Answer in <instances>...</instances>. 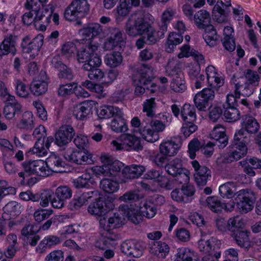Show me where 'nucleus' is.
Instances as JSON below:
<instances>
[{
	"instance_id": "10",
	"label": "nucleus",
	"mask_w": 261,
	"mask_h": 261,
	"mask_svg": "<svg viewBox=\"0 0 261 261\" xmlns=\"http://www.w3.org/2000/svg\"><path fill=\"white\" fill-rule=\"evenodd\" d=\"M72 195L71 188L67 186H61L58 187L55 192V197L51 201V205L55 208H62L64 207L67 199Z\"/></svg>"
},
{
	"instance_id": "14",
	"label": "nucleus",
	"mask_w": 261,
	"mask_h": 261,
	"mask_svg": "<svg viewBox=\"0 0 261 261\" xmlns=\"http://www.w3.org/2000/svg\"><path fill=\"white\" fill-rule=\"evenodd\" d=\"M125 44V38L122 31L119 29L113 28L110 37L105 42L104 48L106 50H112L116 47L121 49Z\"/></svg>"
},
{
	"instance_id": "31",
	"label": "nucleus",
	"mask_w": 261,
	"mask_h": 261,
	"mask_svg": "<svg viewBox=\"0 0 261 261\" xmlns=\"http://www.w3.org/2000/svg\"><path fill=\"white\" fill-rule=\"evenodd\" d=\"M61 242L60 238L56 236L48 235L45 237L36 248L39 253L45 252L47 248H51L59 244Z\"/></svg>"
},
{
	"instance_id": "36",
	"label": "nucleus",
	"mask_w": 261,
	"mask_h": 261,
	"mask_svg": "<svg viewBox=\"0 0 261 261\" xmlns=\"http://www.w3.org/2000/svg\"><path fill=\"white\" fill-rule=\"evenodd\" d=\"M107 211L106 202L103 198L99 197L91 203L88 207L89 213L92 215L101 216Z\"/></svg>"
},
{
	"instance_id": "15",
	"label": "nucleus",
	"mask_w": 261,
	"mask_h": 261,
	"mask_svg": "<svg viewBox=\"0 0 261 261\" xmlns=\"http://www.w3.org/2000/svg\"><path fill=\"white\" fill-rule=\"evenodd\" d=\"M93 60L90 63L84 64L83 69L88 72L87 75L90 80L99 81L105 74L103 71L98 68L101 64V60L100 57H95Z\"/></svg>"
},
{
	"instance_id": "9",
	"label": "nucleus",
	"mask_w": 261,
	"mask_h": 261,
	"mask_svg": "<svg viewBox=\"0 0 261 261\" xmlns=\"http://www.w3.org/2000/svg\"><path fill=\"white\" fill-rule=\"evenodd\" d=\"M75 134L71 125H62L55 133V143L59 147H64L71 141Z\"/></svg>"
},
{
	"instance_id": "50",
	"label": "nucleus",
	"mask_w": 261,
	"mask_h": 261,
	"mask_svg": "<svg viewBox=\"0 0 261 261\" xmlns=\"http://www.w3.org/2000/svg\"><path fill=\"white\" fill-rule=\"evenodd\" d=\"M182 166L181 160L176 158L165 166V169L168 174L174 176L177 175L179 172L182 171V169H184Z\"/></svg>"
},
{
	"instance_id": "24",
	"label": "nucleus",
	"mask_w": 261,
	"mask_h": 261,
	"mask_svg": "<svg viewBox=\"0 0 261 261\" xmlns=\"http://www.w3.org/2000/svg\"><path fill=\"white\" fill-rule=\"evenodd\" d=\"M49 170L50 171V175L52 172H63L65 163L61 158L55 153H51L45 161Z\"/></svg>"
},
{
	"instance_id": "32",
	"label": "nucleus",
	"mask_w": 261,
	"mask_h": 261,
	"mask_svg": "<svg viewBox=\"0 0 261 261\" xmlns=\"http://www.w3.org/2000/svg\"><path fill=\"white\" fill-rule=\"evenodd\" d=\"M199 29L204 30L202 36L207 45L210 46L216 45L218 38L217 31L213 25L209 24Z\"/></svg>"
},
{
	"instance_id": "55",
	"label": "nucleus",
	"mask_w": 261,
	"mask_h": 261,
	"mask_svg": "<svg viewBox=\"0 0 261 261\" xmlns=\"http://www.w3.org/2000/svg\"><path fill=\"white\" fill-rule=\"evenodd\" d=\"M215 145L214 143L211 142H208L205 144H201L199 141L197 139V151H200L206 158H210L212 155L214 151V146Z\"/></svg>"
},
{
	"instance_id": "39",
	"label": "nucleus",
	"mask_w": 261,
	"mask_h": 261,
	"mask_svg": "<svg viewBox=\"0 0 261 261\" xmlns=\"http://www.w3.org/2000/svg\"><path fill=\"white\" fill-rule=\"evenodd\" d=\"M100 187L105 192L112 194L119 190V183L116 179L105 178L100 181Z\"/></svg>"
},
{
	"instance_id": "6",
	"label": "nucleus",
	"mask_w": 261,
	"mask_h": 261,
	"mask_svg": "<svg viewBox=\"0 0 261 261\" xmlns=\"http://www.w3.org/2000/svg\"><path fill=\"white\" fill-rule=\"evenodd\" d=\"M111 145L112 148L115 150L139 151L143 149L140 139L129 134H123L120 139L113 140Z\"/></svg>"
},
{
	"instance_id": "62",
	"label": "nucleus",
	"mask_w": 261,
	"mask_h": 261,
	"mask_svg": "<svg viewBox=\"0 0 261 261\" xmlns=\"http://www.w3.org/2000/svg\"><path fill=\"white\" fill-rule=\"evenodd\" d=\"M181 67V63L177 59L172 58L169 59L166 70L169 74L172 75H176L178 73V71L180 70Z\"/></svg>"
},
{
	"instance_id": "51",
	"label": "nucleus",
	"mask_w": 261,
	"mask_h": 261,
	"mask_svg": "<svg viewBox=\"0 0 261 261\" xmlns=\"http://www.w3.org/2000/svg\"><path fill=\"white\" fill-rule=\"evenodd\" d=\"M34 118L33 113L30 111L23 113L22 119L18 126L21 129H32L34 127Z\"/></svg>"
},
{
	"instance_id": "53",
	"label": "nucleus",
	"mask_w": 261,
	"mask_h": 261,
	"mask_svg": "<svg viewBox=\"0 0 261 261\" xmlns=\"http://www.w3.org/2000/svg\"><path fill=\"white\" fill-rule=\"evenodd\" d=\"M223 115L228 122H234L239 119L240 113L236 107L223 106Z\"/></svg>"
},
{
	"instance_id": "46",
	"label": "nucleus",
	"mask_w": 261,
	"mask_h": 261,
	"mask_svg": "<svg viewBox=\"0 0 261 261\" xmlns=\"http://www.w3.org/2000/svg\"><path fill=\"white\" fill-rule=\"evenodd\" d=\"M240 226L232 230L231 236L234 239L236 243L241 247H244L246 243L249 241V234L250 232L247 230H241L239 229Z\"/></svg>"
},
{
	"instance_id": "35",
	"label": "nucleus",
	"mask_w": 261,
	"mask_h": 261,
	"mask_svg": "<svg viewBox=\"0 0 261 261\" xmlns=\"http://www.w3.org/2000/svg\"><path fill=\"white\" fill-rule=\"evenodd\" d=\"M110 123V127L112 130L115 132H125L127 130V127L126 125V120L123 118V113L122 110L120 111L119 115H115L113 117Z\"/></svg>"
},
{
	"instance_id": "2",
	"label": "nucleus",
	"mask_w": 261,
	"mask_h": 261,
	"mask_svg": "<svg viewBox=\"0 0 261 261\" xmlns=\"http://www.w3.org/2000/svg\"><path fill=\"white\" fill-rule=\"evenodd\" d=\"M250 142V135L245 132L244 129L237 131L231 144V152L224 158L223 162L229 163L239 160L245 156L247 152V144Z\"/></svg>"
},
{
	"instance_id": "37",
	"label": "nucleus",
	"mask_w": 261,
	"mask_h": 261,
	"mask_svg": "<svg viewBox=\"0 0 261 261\" xmlns=\"http://www.w3.org/2000/svg\"><path fill=\"white\" fill-rule=\"evenodd\" d=\"M121 110H122L117 107L103 106L97 110V114L100 119H108L115 115H119Z\"/></svg>"
},
{
	"instance_id": "13",
	"label": "nucleus",
	"mask_w": 261,
	"mask_h": 261,
	"mask_svg": "<svg viewBox=\"0 0 261 261\" xmlns=\"http://www.w3.org/2000/svg\"><path fill=\"white\" fill-rule=\"evenodd\" d=\"M215 97L214 91L204 88L197 93V109L200 111H206L212 107V101Z\"/></svg>"
},
{
	"instance_id": "12",
	"label": "nucleus",
	"mask_w": 261,
	"mask_h": 261,
	"mask_svg": "<svg viewBox=\"0 0 261 261\" xmlns=\"http://www.w3.org/2000/svg\"><path fill=\"white\" fill-rule=\"evenodd\" d=\"M98 43L91 41L88 46L83 47L77 53V60L79 62L84 64L90 63L94 58L100 57L95 52L97 50Z\"/></svg>"
},
{
	"instance_id": "58",
	"label": "nucleus",
	"mask_w": 261,
	"mask_h": 261,
	"mask_svg": "<svg viewBox=\"0 0 261 261\" xmlns=\"http://www.w3.org/2000/svg\"><path fill=\"white\" fill-rule=\"evenodd\" d=\"M14 86L17 95L20 97L27 98L30 96L26 85L20 80L15 81Z\"/></svg>"
},
{
	"instance_id": "17",
	"label": "nucleus",
	"mask_w": 261,
	"mask_h": 261,
	"mask_svg": "<svg viewBox=\"0 0 261 261\" xmlns=\"http://www.w3.org/2000/svg\"><path fill=\"white\" fill-rule=\"evenodd\" d=\"M122 252L127 255L139 257L142 254L143 246L142 242L134 240H127L121 245Z\"/></svg>"
},
{
	"instance_id": "38",
	"label": "nucleus",
	"mask_w": 261,
	"mask_h": 261,
	"mask_svg": "<svg viewBox=\"0 0 261 261\" xmlns=\"http://www.w3.org/2000/svg\"><path fill=\"white\" fill-rule=\"evenodd\" d=\"M140 133L142 138L147 142L153 143L159 139V134L154 132L146 122L142 123V128H140Z\"/></svg>"
},
{
	"instance_id": "64",
	"label": "nucleus",
	"mask_w": 261,
	"mask_h": 261,
	"mask_svg": "<svg viewBox=\"0 0 261 261\" xmlns=\"http://www.w3.org/2000/svg\"><path fill=\"white\" fill-rule=\"evenodd\" d=\"M40 162V160L29 161L23 164L24 171L28 175L36 174L38 175V164Z\"/></svg>"
},
{
	"instance_id": "5",
	"label": "nucleus",
	"mask_w": 261,
	"mask_h": 261,
	"mask_svg": "<svg viewBox=\"0 0 261 261\" xmlns=\"http://www.w3.org/2000/svg\"><path fill=\"white\" fill-rule=\"evenodd\" d=\"M90 5L87 0H73L66 8L65 18L69 21L84 17L89 13Z\"/></svg>"
},
{
	"instance_id": "3",
	"label": "nucleus",
	"mask_w": 261,
	"mask_h": 261,
	"mask_svg": "<svg viewBox=\"0 0 261 261\" xmlns=\"http://www.w3.org/2000/svg\"><path fill=\"white\" fill-rule=\"evenodd\" d=\"M124 216L123 214L118 213H114L108 220L101 218L99 220V226L102 230L101 234L102 239L101 241L105 245L111 241L119 239V236L114 231V229L120 227L124 224Z\"/></svg>"
},
{
	"instance_id": "42",
	"label": "nucleus",
	"mask_w": 261,
	"mask_h": 261,
	"mask_svg": "<svg viewBox=\"0 0 261 261\" xmlns=\"http://www.w3.org/2000/svg\"><path fill=\"white\" fill-rule=\"evenodd\" d=\"M182 120L185 122L192 123L196 120V109L195 107L189 103H186L182 107L180 112Z\"/></svg>"
},
{
	"instance_id": "40",
	"label": "nucleus",
	"mask_w": 261,
	"mask_h": 261,
	"mask_svg": "<svg viewBox=\"0 0 261 261\" xmlns=\"http://www.w3.org/2000/svg\"><path fill=\"white\" fill-rule=\"evenodd\" d=\"M131 9L130 0H120V4L115 10L117 21H121L129 13Z\"/></svg>"
},
{
	"instance_id": "60",
	"label": "nucleus",
	"mask_w": 261,
	"mask_h": 261,
	"mask_svg": "<svg viewBox=\"0 0 261 261\" xmlns=\"http://www.w3.org/2000/svg\"><path fill=\"white\" fill-rule=\"evenodd\" d=\"M245 80L252 84L254 86H257L260 81V77L256 71L251 69H247L244 73Z\"/></svg>"
},
{
	"instance_id": "34",
	"label": "nucleus",
	"mask_w": 261,
	"mask_h": 261,
	"mask_svg": "<svg viewBox=\"0 0 261 261\" xmlns=\"http://www.w3.org/2000/svg\"><path fill=\"white\" fill-rule=\"evenodd\" d=\"M206 202L208 207L214 212H218L222 209L231 211L234 208L233 204L230 205V207H228L226 203L220 201L216 196L208 197L206 199Z\"/></svg>"
},
{
	"instance_id": "49",
	"label": "nucleus",
	"mask_w": 261,
	"mask_h": 261,
	"mask_svg": "<svg viewBox=\"0 0 261 261\" xmlns=\"http://www.w3.org/2000/svg\"><path fill=\"white\" fill-rule=\"evenodd\" d=\"M22 106L21 105H5L3 113L7 119H12L15 115L21 113Z\"/></svg>"
},
{
	"instance_id": "52",
	"label": "nucleus",
	"mask_w": 261,
	"mask_h": 261,
	"mask_svg": "<svg viewBox=\"0 0 261 261\" xmlns=\"http://www.w3.org/2000/svg\"><path fill=\"white\" fill-rule=\"evenodd\" d=\"M194 256V252H191L190 249L187 248H179L175 255L174 261H193Z\"/></svg>"
},
{
	"instance_id": "23",
	"label": "nucleus",
	"mask_w": 261,
	"mask_h": 261,
	"mask_svg": "<svg viewBox=\"0 0 261 261\" xmlns=\"http://www.w3.org/2000/svg\"><path fill=\"white\" fill-rule=\"evenodd\" d=\"M20 203L15 201L8 202L4 207L2 218L4 220L13 219L19 215L21 212Z\"/></svg>"
},
{
	"instance_id": "30",
	"label": "nucleus",
	"mask_w": 261,
	"mask_h": 261,
	"mask_svg": "<svg viewBox=\"0 0 261 261\" xmlns=\"http://www.w3.org/2000/svg\"><path fill=\"white\" fill-rule=\"evenodd\" d=\"M235 84V93L240 96L241 93L244 96H249L254 92L252 84L247 82L244 77H240Z\"/></svg>"
},
{
	"instance_id": "54",
	"label": "nucleus",
	"mask_w": 261,
	"mask_h": 261,
	"mask_svg": "<svg viewBox=\"0 0 261 261\" xmlns=\"http://www.w3.org/2000/svg\"><path fill=\"white\" fill-rule=\"evenodd\" d=\"M75 163L79 165L91 164L94 162L92 154L83 151L77 150Z\"/></svg>"
},
{
	"instance_id": "29",
	"label": "nucleus",
	"mask_w": 261,
	"mask_h": 261,
	"mask_svg": "<svg viewBox=\"0 0 261 261\" xmlns=\"http://www.w3.org/2000/svg\"><path fill=\"white\" fill-rule=\"evenodd\" d=\"M242 128L248 134H255L259 130V124L256 119L251 116L245 115L243 117L241 122Z\"/></svg>"
},
{
	"instance_id": "26",
	"label": "nucleus",
	"mask_w": 261,
	"mask_h": 261,
	"mask_svg": "<svg viewBox=\"0 0 261 261\" xmlns=\"http://www.w3.org/2000/svg\"><path fill=\"white\" fill-rule=\"evenodd\" d=\"M16 42L12 35L6 36L0 44V57L9 54L14 56L16 53Z\"/></svg>"
},
{
	"instance_id": "61",
	"label": "nucleus",
	"mask_w": 261,
	"mask_h": 261,
	"mask_svg": "<svg viewBox=\"0 0 261 261\" xmlns=\"http://www.w3.org/2000/svg\"><path fill=\"white\" fill-rule=\"evenodd\" d=\"M191 4L187 3L182 7L184 14L190 19L196 23V15L194 14L193 8H196V0H188Z\"/></svg>"
},
{
	"instance_id": "28",
	"label": "nucleus",
	"mask_w": 261,
	"mask_h": 261,
	"mask_svg": "<svg viewBox=\"0 0 261 261\" xmlns=\"http://www.w3.org/2000/svg\"><path fill=\"white\" fill-rule=\"evenodd\" d=\"M150 252L159 258L164 259L166 257L169 252V247L165 242L154 241L150 245Z\"/></svg>"
},
{
	"instance_id": "4",
	"label": "nucleus",
	"mask_w": 261,
	"mask_h": 261,
	"mask_svg": "<svg viewBox=\"0 0 261 261\" xmlns=\"http://www.w3.org/2000/svg\"><path fill=\"white\" fill-rule=\"evenodd\" d=\"M152 69L147 64H143L137 70L134 78L136 85L135 93L139 96L143 94L145 89H148L149 87H152L153 84L151 82Z\"/></svg>"
},
{
	"instance_id": "16",
	"label": "nucleus",
	"mask_w": 261,
	"mask_h": 261,
	"mask_svg": "<svg viewBox=\"0 0 261 261\" xmlns=\"http://www.w3.org/2000/svg\"><path fill=\"white\" fill-rule=\"evenodd\" d=\"M181 144L182 141L180 137L173 138L160 144V152L169 156H173L177 153Z\"/></svg>"
},
{
	"instance_id": "48",
	"label": "nucleus",
	"mask_w": 261,
	"mask_h": 261,
	"mask_svg": "<svg viewBox=\"0 0 261 261\" xmlns=\"http://www.w3.org/2000/svg\"><path fill=\"white\" fill-rule=\"evenodd\" d=\"M233 33V30L232 27L227 26L224 29V38L222 40L223 45L225 46L227 45V42L231 43V46L230 47H227L228 48L229 51H233L236 47L235 40L232 35Z\"/></svg>"
},
{
	"instance_id": "45",
	"label": "nucleus",
	"mask_w": 261,
	"mask_h": 261,
	"mask_svg": "<svg viewBox=\"0 0 261 261\" xmlns=\"http://www.w3.org/2000/svg\"><path fill=\"white\" fill-rule=\"evenodd\" d=\"M211 176V171L206 166H201L197 161V185L205 186L207 178Z\"/></svg>"
},
{
	"instance_id": "25",
	"label": "nucleus",
	"mask_w": 261,
	"mask_h": 261,
	"mask_svg": "<svg viewBox=\"0 0 261 261\" xmlns=\"http://www.w3.org/2000/svg\"><path fill=\"white\" fill-rule=\"evenodd\" d=\"M224 3L222 1L218 0L213 9V18L218 23L226 22L227 20L228 15L230 12L229 10H224Z\"/></svg>"
},
{
	"instance_id": "59",
	"label": "nucleus",
	"mask_w": 261,
	"mask_h": 261,
	"mask_svg": "<svg viewBox=\"0 0 261 261\" xmlns=\"http://www.w3.org/2000/svg\"><path fill=\"white\" fill-rule=\"evenodd\" d=\"M143 112L146 113L147 118H152L155 115L154 109L156 107V103L154 98L146 99L143 102Z\"/></svg>"
},
{
	"instance_id": "44",
	"label": "nucleus",
	"mask_w": 261,
	"mask_h": 261,
	"mask_svg": "<svg viewBox=\"0 0 261 261\" xmlns=\"http://www.w3.org/2000/svg\"><path fill=\"white\" fill-rule=\"evenodd\" d=\"M218 241L215 239L212 238L209 240H205L204 239H200L198 241V248L200 252H202L205 254H209L211 253H215V247L214 244Z\"/></svg>"
},
{
	"instance_id": "27",
	"label": "nucleus",
	"mask_w": 261,
	"mask_h": 261,
	"mask_svg": "<svg viewBox=\"0 0 261 261\" xmlns=\"http://www.w3.org/2000/svg\"><path fill=\"white\" fill-rule=\"evenodd\" d=\"M102 31V28L99 23H91L81 29L80 33L84 40H90L99 35Z\"/></svg>"
},
{
	"instance_id": "18",
	"label": "nucleus",
	"mask_w": 261,
	"mask_h": 261,
	"mask_svg": "<svg viewBox=\"0 0 261 261\" xmlns=\"http://www.w3.org/2000/svg\"><path fill=\"white\" fill-rule=\"evenodd\" d=\"M43 43V36L38 35L36 37L31 39V37L27 36L22 39L21 47L24 53L29 54L32 50L39 51Z\"/></svg>"
},
{
	"instance_id": "47",
	"label": "nucleus",
	"mask_w": 261,
	"mask_h": 261,
	"mask_svg": "<svg viewBox=\"0 0 261 261\" xmlns=\"http://www.w3.org/2000/svg\"><path fill=\"white\" fill-rule=\"evenodd\" d=\"M105 63L111 68L119 66L123 60V57L119 51H114L107 54L105 57Z\"/></svg>"
},
{
	"instance_id": "8",
	"label": "nucleus",
	"mask_w": 261,
	"mask_h": 261,
	"mask_svg": "<svg viewBox=\"0 0 261 261\" xmlns=\"http://www.w3.org/2000/svg\"><path fill=\"white\" fill-rule=\"evenodd\" d=\"M101 159L103 165L96 166L94 168V171L96 174L105 176L115 175L116 173L121 170V162L118 161H112L106 156H102Z\"/></svg>"
},
{
	"instance_id": "21",
	"label": "nucleus",
	"mask_w": 261,
	"mask_h": 261,
	"mask_svg": "<svg viewBox=\"0 0 261 261\" xmlns=\"http://www.w3.org/2000/svg\"><path fill=\"white\" fill-rule=\"evenodd\" d=\"M93 101H85L76 106L73 111V115L77 119L84 120L92 114Z\"/></svg>"
},
{
	"instance_id": "41",
	"label": "nucleus",
	"mask_w": 261,
	"mask_h": 261,
	"mask_svg": "<svg viewBox=\"0 0 261 261\" xmlns=\"http://www.w3.org/2000/svg\"><path fill=\"white\" fill-rule=\"evenodd\" d=\"M123 211H125L123 213V216L127 218L133 223L137 224L142 221V217L138 211L129 208L127 205H120L119 209V212Z\"/></svg>"
},
{
	"instance_id": "19",
	"label": "nucleus",
	"mask_w": 261,
	"mask_h": 261,
	"mask_svg": "<svg viewBox=\"0 0 261 261\" xmlns=\"http://www.w3.org/2000/svg\"><path fill=\"white\" fill-rule=\"evenodd\" d=\"M41 79L34 80L30 85V90L32 94L39 96L44 94L48 90V83L45 73L41 72Z\"/></svg>"
},
{
	"instance_id": "11",
	"label": "nucleus",
	"mask_w": 261,
	"mask_h": 261,
	"mask_svg": "<svg viewBox=\"0 0 261 261\" xmlns=\"http://www.w3.org/2000/svg\"><path fill=\"white\" fill-rule=\"evenodd\" d=\"M132 17H135L139 35L145 34L146 35V40L149 44H154L157 41L155 36V31L153 28L147 22L144 21L143 18L138 16L134 14Z\"/></svg>"
},
{
	"instance_id": "43",
	"label": "nucleus",
	"mask_w": 261,
	"mask_h": 261,
	"mask_svg": "<svg viewBox=\"0 0 261 261\" xmlns=\"http://www.w3.org/2000/svg\"><path fill=\"white\" fill-rule=\"evenodd\" d=\"M219 194L224 198L228 199L236 196L237 188L236 184L233 182H227L219 187Z\"/></svg>"
},
{
	"instance_id": "57",
	"label": "nucleus",
	"mask_w": 261,
	"mask_h": 261,
	"mask_svg": "<svg viewBox=\"0 0 261 261\" xmlns=\"http://www.w3.org/2000/svg\"><path fill=\"white\" fill-rule=\"evenodd\" d=\"M197 17L198 19V21H197V26L199 29L211 24V18L207 11L200 10L197 12Z\"/></svg>"
},
{
	"instance_id": "63",
	"label": "nucleus",
	"mask_w": 261,
	"mask_h": 261,
	"mask_svg": "<svg viewBox=\"0 0 261 261\" xmlns=\"http://www.w3.org/2000/svg\"><path fill=\"white\" fill-rule=\"evenodd\" d=\"M75 84L74 83L61 85L58 90V94L60 96L65 97L74 92Z\"/></svg>"
},
{
	"instance_id": "7",
	"label": "nucleus",
	"mask_w": 261,
	"mask_h": 261,
	"mask_svg": "<svg viewBox=\"0 0 261 261\" xmlns=\"http://www.w3.org/2000/svg\"><path fill=\"white\" fill-rule=\"evenodd\" d=\"M256 198L254 193L250 189H242L236 193L234 202L242 214H246L254 207Z\"/></svg>"
},
{
	"instance_id": "33",
	"label": "nucleus",
	"mask_w": 261,
	"mask_h": 261,
	"mask_svg": "<svg viewBox=\"0 0 261 261\" xmlns=\"http://www.w3.org/2000/svg\"><path fill=\"white\" fill-rule=\"evenodd\" d=\"M145 168L143 166L132 165L127 166L122 169L123 176L127 179L137 178L145 171Z\"/></svg>"
},
{
	"instance_id": "20",
	"label": "nucleus",
	"mask_w": 261,
	"mask_h": 261,
	"mask_svg": "<svg viewBox=\"0 0 261 261\" xmlns=\"http://www.w3.org/2000/svg\"><path fill=\"white\" fill-rule=\"evenodd\" d=\"M54 141L52 136H48L45 140L36 141L34 146L29 151L32 154H36L39 157L45 156L48 153L51 143Z\"/></svg>"
},
{
	"instance_id": "56",
	"label": "nucleus",
	"mask_w": 261,
	"mask_h": 261,
	"mask_svg": "<svg viewBox=\"0 0 261 261\" xmlns=\"http://www.w3.org/2000/svg\"><path fill=\"white\" fill-rule=\"evenodd\" d=\"M91 175L90 173H85L73 181L76 188H87L91 182Z\"/></svg>"
},
{
	"instance_id": "22",
	"label": "nucleus",
	"mask_w": 261,
	"mask_h": 261,
	"mask_svg": "<svg viewBox=\"0 0 261 261\" xmlns=\"http://www.w3.org/2000/svg\"><path fill=\"white\" fill-rule=\"evenodd\" d=\"M215 224L217 230L221 232L232 231L238 227L240 220L238 218H231L226 221L222 217H218L215 219Z\"/></svg>"
},
{
	"instance_id": "1",
	"label": "nucleus",
	"mask_w": 261,
	"mask_h": 261,
	"mask_svg": "<svg viewBox=\"0 0 261 261\" xmlns=\"http://www.w3.org/2000/svg\"><path fill=\"white\" fill-rule=\"evenodd\" d=\"M24 8L34 12V24L36 29L44 31L46 26L50 23L51 14L54 11L52 5L44 6L42 11L40 10V5L35 0H26Z\"/></svg>"
}]
</instances>
